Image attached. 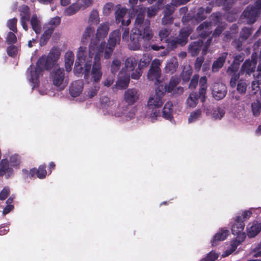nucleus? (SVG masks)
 <instances>
[{
	"label": "nucleus",
	"instance_id": "nucleus-1",
	"mask_svg": "<svg viewBox=\"0 0 261 261\" xmlns=\"http://www.w3.org/2000/svg\"><path fill=\"white\" fill-rule=\"evenodd\" d=\"M137 12L135 27L132 29L130 34V41L128 44L129 48L133 50H140L141 47L140 41L143 40L142 47L145 51H158L165 49L163 45L154 43L156 37L150 28V20L145 19L144 9L141 8Z\"/></svg>",
	"mask_w": 261,
	"mask_h": 261
},
{
	"label": "nucleus",
	"instance_id": "nucleus-2",
	"mask_svg": "<svg viewBox=\"0 0 261 261\" xmlns=\"http://www.w3.org/2000/svg\"><path fill=\"white\" fill-rule=\"evenodd\" d=\"M94 47L91 45L89 48L87 56L86 47L80 46L76 54L77 59L74 67V72L75 74L79 75L83 73L84 74V79H88L91 69L92 59L94 54Z\"/></svg>",
	"mask_w": 261,
	"mask_h": 261
},
{
	"label": "nucleus",
	"instance_id": "nucleus-3",
	"mask_svg": "<svg viewBox=\"0 0 261 261\" xmlns=\"http://www.w3.org/2000/svg\"><path fill=\"white\" fill-rule=\"evenodd\" d=\"M245 227V223L240 216H237L234 223L231 227V232L234 236H236V240L231 244V250L234 251L238 245L243 242L246 238V234L243 231Z\"/></svg>",
	"mask_w": 261,
	"mask_h": 261
},
{
	"label": "nucleus",
	"instance_id": "nucleus-4",
	"mask_svg": "<svg viewBox=\"0 0 261 261\" xmlns=\"http://www.w3.org/2000/svg\"><path fill=\"white\" fill-rule=\"evenodd\" d=\"M109 30V25L108 23H103L101 24L97 29V33L95 38L91 39L89 44V48L91 45L94 47V53L98 52V49L100 47L102 48V53L104 51L106 42L102 41L99 43L100 40L105 38L108 35Z\"/></svg>",
	"mask_w": 261,
	"mask_h": 261
},
{
	"label": "nucleus",
	"instance_id": "nucleus-5",
	"mask_svg": "<svg viewBox=\"0 0 261 261\" xmlns=\"http://www.w3.org/2000/svg\"><path fill=\"white\" fill-rule=\"evenodd\" d=\"M102 48L98 49V52L94 53L93 56V64L92 65L91 75L93 82L98 83L100 81L102 75L100 58L102 55Z\"/></svg>",
	"mask_w": 261,
	"mask_h": 261
},
{
	"label": "nucleus",
	"instance_id": "nucleus-6",
	"mask_svg": "<svg viewBox=\"0 0 261 261\" xmlns=\"http://www.w3.org/2000/svg\"><path fill=\"white\" fill-rule=\"evenodd\" d=\"M60 56V52L56 48L53 47L47 57L42 56L38 59L39 63L44 65L45 70L53 68Z\"/></svg>",
	"mask_w": 261,
	"mask_h": 261
},
{
	"label": "nucleus",
	"instance_id": "nucleus-7",
	"mask_svg": "<svg viewBox=\"0 0 261 261\" xmlns=\"http://www.w3.org/2000/svg\"><path fill=\"white\" fill-rule=\"evenodd\" d=\"M166 93V90H163L162 84L159 85L155 89V93L150 96L148 99L147 105L149 109L159 108L162 106L164 101L163 97Z\"/></svg>",
	"mask_w": 261,
	"mask_h": 261
},
{
	"label": "nucleus",
	"instance_id": "nucleus-8",
	"mask_svg": "<svg viewBox=\"0 0 261 261\" xmlns=\"http://www.w3.org/2000/svg\"><path fill=\"white\" fill-rule=\"evenodd\" d=\"M44 69H45L44 65H43L42 63H39L38 60L36 63L35 67H33V66L31 65L28 69V71L30 72V74L29 75L30 77L29 80L34 84V87L38 85L39 82V78L40 75Z\"/></svg>",
	"mask_w": 261,
	"mask_h": 261
},
{
	"label": "nucleus",
	"instance_id": "nucleus-9",
	"mask_svg": "<svg viewBox=\"0 0 261 261\" xmlns=\"http://www.w3.org/2000/svg\"><path fill=\"white\" fill-rule=\"evenodd\" d=\"M260 14H258L251 5H248L244 10L241 16L242 19H245L246 23L248 24H253L257 20Z\"/></svg>",
	"mask_w": 261,
	"mask_h": 261
},
{
	"label": "nucleus",
	"instance_id": "nucleus-10",
	"mask_svg": "<svg viewBox=\"0 0 261 261\" xmlns=\"http://www.w3.org/2000/svg\"><path fill=\"white\" fill-rule=\"evenodd\" d=\"M160 63L153 62L147 74V78L149 81L154 82L155 85H159L161 83L160 79L161 70L159 67Z\"/></svg>",
	"mask_w": 261,
	"mask_h": 261
},
{
	"label": "nucleus",
	"instance_id": "nucleus-11",
	"mask_svg": "<svg viewBox=\"0 0 261 261\" xmlns=\"http://www.w3.org/2000/svg\"><path fill=\"white\" fill-rule=\"evenodd\" d=\"M256 64V58H253L252 56L251 60L247 59L242 64L240 70V74L250 75L251 74L255 72Z\"/></svg>",
	"mask_w": 261,
	"mask_h": 261
},
{
	"label": "nucleus",
	"instance_id": "nucleus-12",
	"mask_svg": "<svg viewBox=\"0 0 261 261\" xmlns=\"http://www.w3.org/2000/svg\"><path fill=\"white\" fill-rule=\"evenodd\" d=\"M212 91L213 97L217 100H220L225 97L227 93V88L222 83H215Z\"/></svg>",
	"mask_w": 261,
	"mask_h": 261
},
{
	"label": "nucleus",
	"instance_id": "nucleus-13",
	"mask_svg": "<svg viewBox=\"0 0 261 261\" xmlns=\"http://www.w3.org/2000/svg\"><path fill=\"white\" fill-rule=\"evenodd\" d=\"M50 77L54 85L57 87L61 86L65 79L64 69L59 68L53 70L51 73Z\"/></svg>",
	"mask_w": 261,
	"mask_h": 261
},
{
	"label": "nucleus",
	"instance_id": "nucleus-14",
	"mask_svg": "<svg viewBox=\"0 0 261 261\" xmlns=\"http://www.w3.org/2000/svg\"><path fill=\"white\" fill-rule=\"evenodd\" d=\"M124 100L129 105H133L138 100L139 94L137 89H128L125 91L124 95Z\"/></svg>",
	"mask_w": 261,
	"mask_h": 261
},
{
	"label": "nucleus",
	"instance_id": "nucleus-15",
	"mask_svg": "<svg viewBox=\"0 0 261 261\" xmlns=\"http://www.w3.org/2000/svg\"><path fill=\"white\" fill-rule=\"evenodd\" d=\"M211 26V22L204 21L197 28V32L201 38L205 39L210 36L212 33Z\"/></svg>",
	"mask_w": 261,
	"mask_h": 261
},
{
	"label": "nucleus",
	"instance_id": "nucleus-16",
	"mask_svg": "<svg viewBox=\"0 0 261 261\" xmlns=\"http://www.w3.org/2000/svg\"><path fill=\"white\" fill-rule=\"evenodd\" d=\"M46 166L45 164L41 165L38 168H33L30 169V178H34L36 176L39 179L45 178L47 175V171L46 170Z\"/></svg>",
	"mask_w": 261,
	"mask_h": 261
},
{
	"label": "nucleus",
	"instance_id": "nucleus-17",
	"mask_svg": "<svg viewBox=\"0 0 261 261\" xmlns=\"http://www.w3.org/2000/svg\"><path fill=\"white\" fill-rule=\"evenodd\" d=\"M83 90V82L82 81L77 80L73 82L69 88V92L72 97H76L79 96Z\"/></svg>",
	"mask_w": 261,
	"mask_h": 261
},
{
	"label": "nucleus",
	"instance_id": "nucleus-18",
	"mask_svg": "<svg viewBox=\"0 0 261 261\" xmlns=\"http://www.w3.org/2000/svg\"><path fill=\"white\" fill-rule=\"evenodd\" d=\"M203 45V41L201 39L192 42L188 47V50L189 53H190L192 57L197 56L201 50V47Z\"/></svg>",
	"mask_w": 261,
	"mask_h": 261
},
{
	"label": "nucleus",
	"instance_id": "nucleus-19",
	"mask_svg": "<svg viewBox=\"0 0 261 261\" xmlns=\"http://www.w3.org/2000/svg\"><path fill=\"white\" fill-rule=\"evenodd\" d=\"M261 231V223L254 221L249 223L247 227V234L249 238H251L257 236Z\"/></svg>",
	"mask_w": 261,
	"mask_h": 261
},
{
	"label": "nucleus",
	"instance_id": "nucleus-20",
	"mask_svg": "<svg viewBox=\"0 0 261 261\" xmlns=\"http://www.w3.org/2000/svg\"><path fill=\"white\" fill-rule=\"evenodd\" d=\"M121 32L120 30H116L110 33L107 45L115 49L116 44L120 41Z\"/></svg>",
	"mask_w": 261,
	"mask_h": 261
},
{
	"label": "nucleus",
	"instance_id": "nucleus-21",
	"mask_svg": "<svg viewBox=\"0 0 261 261\" xmlns=\"http://www.w3.org/2000/svg\"><path fill=\"white\" fill-rule=\"evenodd\" d=\"M227 56L228 53L227 52H223L216 60L214 61L212 66V70L213 72L218 71L223 66Z\"/></svg>",
	"mask_w": 261,
	"mask_h": 261
},
{
	"label": "nucleus",
	"instance_id": "nucleus-22",
	"mask_svg": "<svg viewBox=\"0 0 261 261\" xmlns=\"http://www.w3.org/2000/svg\"><path fill=\"white\" fill-rule=\"evenodd\" d=\"M229 231L228 229H221L213 237L211 241L212 245L216 246L218 245V242L224 241L229 235Z\"/></svg>",
	"mask_w": 261,
	"mask_h": 261
},
{
	"label": "nucleus",
	"instance_id": "nucleus-23",
	"mask_svg": "<svg viewBox=\"0 0 261 261\" xmlns=\"http://www.w3.org/2000/svg\"><path fill=\"white\" fill-rule=\"evenodd\" d=\"M200 88L199 89V97L202 102H204L206 99V92L207 89V78L205 76H202L199 80Z\"/></svg>",
	"mask_w": 261,
	"mask_h": 261
},
{
	"label": "nucleus",
	"instance_id": "nucleus-24",
	"mask_svg": "<svg viewBox=\"0 0 261 261\" xmlns=\"http://www.w3.org/2000/svg\"><path fill=\"white\" fill-rule=\"evenodd\" d=\"M254 80L252 82V90L257 91L261 85V63H259L257 67L256 72L253 74Z\"/></svg>",
	"mask_w": 261,
	"mask_h": 261
},
{
	"label": "nucleus",
	"instance_id": "nucleus-25",
	"mask_svg": "<svg viewBox=\"0 0 261 261\" xmlns=\"http://www.w3.org/2000/svg\"><path fill=\"white\" fill-rule=\"evenodd\" d=\"M8 173V176L13 174V170L9 166V163L7 160H2L0 163V176L4 175Z\"/></svg>",
	"mask_w": 261,
	"mask_h": 261
},
{
	"label": "nucleus",
	"instance_id": "nucleus-26",
	"mask_svg": "<svg viewBox=\"0 0 261 261\" xmlns=\"http://www.w3.org/2000/svg\"><path fill=\"white\" fill-rule=\"evenodd\" d=\"M173 104L171 101L167 102L163 109V117L167 120H171L173 118Z\"/></svg>",
	"mask_w": 261,
	"mask_h": 261
},
{
	"label": "nucleus",
	"instance_id": "nucleus-27",
	"mask_svg": "<svg viewBox=\"0 0 261 261\" xmlns=\"http://www.w3.org/2000/svg\"><path fill=\"white\" fill-rule=\"evenodd\" d=\"M74 62V54L72 51H67L65 55V67L66 70L69 72L71 70Z\"/></svg>",
	"mask_w": 261,
	"mask_h": 261
},
{
	"label": "nucleus",
	"instance_id": "nucleus-28",
	"mask_svg": "<svg viewBox=\"0 0 261 261\" xmlns=\"http://www.w3.org/2000/svg\"><path fill=\"white\" fill-rule=\"evenodd\" d=\"M138 2V0H129V3L130 5V8L129 9V15H130L131 17H137L138 10L141 8L144 9L145 12H146V8L141 6H136Z\"/></svg>",
	"mask_w": 261,
	"mask_h": 261
},
{
	"label": "nucleus",
	"instance_id": "nucleus-29",
	"mask_svg": "<svg viewBox=\"0 0 261 261\" xmlns=\"http://www.w3.org/2000/svg\"><path fill=\"white\" fill-rule=\"evenodd\" d=\"M191 30L189 28H182L180 30L178 40L183 44L185 45L188 42V38L191 34Z\"/></svg>",
	"mask_w": 261,
	"mask_h": 261
},
{
	"label": "nucleus",
	"instance_id": "nucleus-30",
	"mask_svg": "<svg viewBox=\"0 0 261 261\" xmlns=\"http://www.w3.org/2000/svg\"><path fill=\"white\" fill-rule=\"evenodd\" d=\"M180 79L176 76H172L168 84L163 86V90H166V92H171L174 88L179 84Z\"/></svg>",
	"mask_w": 261,
	"mask_h": 261
},
{
	"label": "nucleus",
	"instance_id": "nucleus-31",
	"mask_svg": "<svg viewBox=\"0 0 261 261\" xmlns=\"http://www.w3.org/2000/svg\"><path fill=\"white\" fill-rule=\"evenodd\" d=\"M198 99H200L199 93L197 94L196 92L190 93L186 100L187 106L190 108H195L198 103Z\"/></svg>",
	"mask_w": 261,
	"mask_h": 261
},
{
	"label": "nucleus",
	"instance_id": "nucleus-32",
	"mask_svg": "<svg viewBox=\"0 0 261 261\" xmlns=\"http://www.w3.org/2000/svg\"><path fill=\"white\" fill-rule=\"evenodd\" d=\"M31 24L33 30L37 34H39L41 31V26L40 22L38 19L36 15H33L31 19Z\"/></svg>",
	"mask_w": 261,
	"mask_h": 261
},
{
	"label": "nucleus",
	"instance_id": "nucleus-33",
	"mask_svg": "<svg viewBox=\"0 0 261 261\" xmlns=\"http://www.w3.org/2000/svg\"><path fill=\"white\" fill-rule=\"evenodd\" d=\"M165 42L167 44V48L170 51L174 50L177 47L178 45H181L183 46V44L181 42L178 40V38L176 37L174 39H171L170 38L166 39L165 40Z\"/></svg>",
	"mask_w": 261,
	"mask_h": 261
},
{
	"label": "nucleus",
	"instance_id": "nucleus-34",
	"mask_svg": "<svg viewBox=\"0 0 261 261\" xmlns=\"http://www.w3.org/2000/svg\"><path fill=\"white\" fill-rule=\"evenodd\" d=\"M127 12V9L124 8H122L121 9H118L115 12V18L116 22L117 23H119L120 22H121V24L124 25V20L123 19V17L125 16Z\"/></svg>",
	"mask_w": 261,
	"mask_h": 261
},
{
	"label": "nucleus",
	"instance_id": "nucleus-35",
	"mask_svg": "<svg viewBox=\"0 0 261 261\" xmlns=\"http://www.w3.org/2000/svg\"><path fill=\"white\" fill-rule=\"evenodd\" d=\"M138 60L135 57H130L126 59L125 66L128 70L133 71L137 65Z\"/></svg>",
	"mask_w": 261,
	"mask_h": 261
},
{
	"label": "nucleus",
	"instance_id": "nucleus-36",
	"mask_svg": "<svg viewBox=\"0 0 261 261\" xmlns=\"http://www.w3.org/2000/svg\"><path fill=\"white\" fill-rule=\"evenodd\" d=\"M79 4L74 3L66 9L64 14L66 16H71L76 13L81 8Z\"/></svg>",
	"mask_w": 261,
	"mask_h": 261
},
{
	"label": "nucleus",
	"instance_id": "nucleus-37",
	"mask_svg": "<svg viewBox=\"0 0 261 261\" xmlns=\"http://www.w3.org/2000/svg\"><path fill=\"white\" fill-rule=\"evenodd\" d=\"M235 0H216V3L219 6H223L225 10H230L234 4Z\"/></svg>",
	"mask_w": 261,
	"mask_h": 261
},
{
	"label": "nucleus",
	"instance_id": "nucleus-38",
	"mask_svg": "<svg viewBox=\"0 0 261 261\" xmlns=\"http://www.w3.org/2000/svg\"><path fill=\"white\" fill-rule=\"evenodd\" d=\"M178 66V62L175 60H172L167 63L165 69L166 72L173 73L176 71Z\"/></svg>",
	"mask_w": 261,
	"mask_h": 261
},
{
	"label": "nucleus",
	"instance_id": "nucleus-39",
	"mask_svg": "<svg viewBox=\"0 0 261 261\" xmlns=\"http://www.w3.org/2000/svg\"><path fill=\"white\" fill-rule=\"evenodd\" d=\"M251 108L253 115L255 116H258L261 113V101L256 100L251 104Z\"/></svg>",
	"mask_w": 261,
	"mask_h": 261
},
{
	"label": "nucleus",
	"instance_id": "nucleus-40",
	"mask_svg": "<svg viewBox=\"0 0 261 261\" xmlns=\"http://www.w3.org/2000/svg\"><path fill=\"white\" fill-rule=\"evenodd\" d=\"M54 31V28L52 27H49L45 30L41 37V42L44 44H45L50 39Z\"/></svg>",
	"mask_w": 261,
	"mask_h": 261
},
{
	"label": "nucleus",
	"instance_id": "nucleus-41",
	"mask_svg": "<svg viewBox=\"0 0 261 261\" xmlns=\"http://www.w3.org/2000/svg\"><path fill=\"white\" fill-rule=\"evenodd\" d=\"M202 114V111L201 109H197L194 111L192 112L188 118L189 123L194 122L199 119Z\"/></svg>",
	"mask_w": 261,
	"mask_h": 261
},
{
	"label": "nucleus",
	"instance_id": "nucleus-42",
	"mask_svg": "<svg viewBox=\"0 0 261 261\" xmlns=\"http://www.w3.org/2000/svg\"><path fill=\"white\" fill-rule=\"evenodd\" d=\"M18 50L19 47L18 46L11 44L7 48V53L9 57L15 58L17 55Z\"/></svg>",
	"mask_w": 261,
	"mask_h": 261
},
{
	"label": "nucleus",
	"instance_id": "nucleus-43",
	"mask_svg": "<svg viewBox=\"0 0 261 261\" xmlns=\"http://www.w3.org/2000/svg\"><path fill=\"white\" fill-rule=\"evenodd\" d=\"M247 85L246 81L240 80L238 81L237 85V90L241 94H244L247 90Z\"/></svg>",
	"mask_w": 261,
	"mask_h": 261
},
{
	"label": "nucleus",
	"instance_id": "nucleus-44",
	"mask_svg": "<svg viewBox=\"0 0 261 261\" xmlns=\"http://www.w3.org/2000/svg\"><path fill=\"white\" fill-rule=\"evenodd\" d=\"M194 18L197 21H201L206 18L205 13V9L203 7H200L198 9L197 13L194 15Z\"/></svg>",
	"mask_w": 261,
	"mask_h": 261
},
{
	"label": "nucleus",
	"instance_id": "nucleus-45",
	"mask_svg": "<svg viewBox=\"0 0 261 261\" xmlns=\"http://www.w3.org/2000/svg\"><path fill=\"white\" fill-rule=\"evenodd\" d=\"M225 111L221 107H217L214 110L213 117L215 119H221L225 115Z\"/></svg>",
	"mask_w": 261,
	"mask_h": 261
},
{
	"label": "nucleus",
	"instance_id": "nucleus-46",
	"mask_svg": "<svg viewBox=\"0 0 261 261\" xmlns=\"http://www.w3.org/2000/svg\"><path fill=\"white\" fill-rule=\"evenodd\" d=\"M252 33V30L247 27H244L240 32V37L244 40H246Z\"/></svg>",
	"mask_w": 261,
	"mask_h": 261
},
{
	"label": "nucleus",
	"instance_id": "nucleus-47",
	"mask_svg": "<svg viewBox=\"0 0 261 261\" xmlns=\"http://www.w3.org/2000/svg\"><path fill=\"white\" fill-rule=\"evenodd\" d=\"M89 20L92 23L98 24L99 22L98 12L96 10H93L91 12Z\"/></svg>",
	"mask_w": 261,
	"mask_h": 261
},
{
	"label": "nucleus",
	"instance_id": "nucleus-48",
	"mask_svg": "<svg viewBox=\"0 0 261 261\" xmlns=\"http://www.w3.org/2000/svg\"><path fill=\"white\" fill-rule=\"evenodd\" d=\"M17 19L15 17L9 19L7 22V27L9 29L15 33L17 32Z\"/></svg>",
	"mask_w": 261,
	"mask_h": 261
},
{
	"label": "nucleus",
	"instance_id": "nucleus-49",
	"mask_svg": "<svg viewBox=\"0 0 261 261\" xmlns=\"http://www.w3.org/2000/svg\"><path fill=\"white\" fill-rule=\"evenodd\" d=\"M219 257V254L216 253L215 251H212L207 254L205 257L201 259V261H215Z\"/></svg>",
	"mask_w": 261,
	"mask_h": 261
},
{
	"label": "nucleus",
	"instance_id": "nucleus-50",
	"mask_svg": "<svg viewBox=\"0 0 261 261\" xmlns=\"http://www.w3.org/2000/svg\"><path fill=\"white\" fill-rule=\"evenodd\" d=\"M192 74V70L191 68H189L186 70H183L180 74V76L182 80L185 82H188L189 81L191 76Z\"/></svg>",
	"mask_w": 261,
	"mask_h": 261
},
{
	"label": "nucleus",
	"instance_id": "nucleus-51",
	"mask_svg": "<svg viewBox=\"0 0 261 261\" xmlns=\"http://www.w3.org/2000/svg\"><path fill=\"white\" fill-rule=\"evenodd\" d=\"M244 41L239 36L238 39H235L232 41L231 44L237 50L240 51L243 49V42Z\"/></svg>",
	"mask_w": 261,
	"mask_h": 261
},
{
	"label": "nucleus",
	"instance_id": "nucleus-52",
	"mask_svg": "<svg viewBox=\"0 0 261 261\" xmlns=\"http://www.w3.org/2000/svg\"><path fill=\"white\" fill-rule=\"evenodd\" d=\"M129 79L126 78L124 79H120L116 83V87L118 89H123L128 87Z\"/></svg>",
	"mask_w": 261,
	"mask_h": 261
},
{
	"label": "nucleus",
	"instance_id": "nucleus-53",
	"mask_svg": "<svg viewBox=\"0 0 261 261\" xmlns=\"http://www.w3.org/2000/svg\"><path fill=\"white\" fill-rule=\"evenodd\" d=\"M93 31L94 30L90 27H88L86 28L83 34L82 38V42L83 44H84L85 42H87L86 40L89 38L91 34L93 33Z\"/></svg>",
	"mask_w": 261,
	"mask_h": 261
},
{
	"label": "nucleus",
	"instance_id": "nucleus-54",
	"mask_svg": "<svg viewBox=\"0 0 261 261\" xmlns=\"http://www.w3.org/2000/svg\"><path fill=\"white\" fill-rule=\"evenodd\" d=\"M121 62L117 59H114L111 65V72L113 74H115L120 69Z\"/></svg>",
	"mask_w": 261,
	"mask_h": 261
},
{
	"label": "nucleus",
	"instance_id": "nucleus-55",
	"mask_svg": "<svg viewBox=\"0 0 261 261\" xmlns=\"http://www.w3.org/2000/svg\"><path fill=\"white\" fill-rule=\"evenodd\" d=\"M150 60L151 59L148 57L143 56L140 60L138 67L142 69L143 68L147 66L149 64Z\"/></svg>",
	"mask_w": 261,
	"mask_h": 261
},
{
	"label": "nucleus",
	"instance_id": "nucleus-56",
	"mask_svg": "<svg viewBox=\"0 0 261 261\" xmlns=\"http://www.w3.org/2000/svg\"><path fill=\"white\" fill-rule=\"evenodd\" d=\"M11 165L14 167L18 166L21 162L20 156L18 154L12 155L10 159Z\"/></svg>",
	"mask_w": 261,
	"mask_h": 261
},
{
	"label": "nucleus",
	"instance_id": "nucleus-57",
	"mask_svg": "<svg viewBox=\"0 0 261 261\" xmlns=\"http://www.w3.org/2000/svg\"><path fill=\"white\" fill-rule=\"evenodd\" d=\"M14 32H9L7 34L6 42L9 44H14L17 42V37Z\"/></svg>",
	"mask_w": 261,
	"mask_h": 261
},
{
	"label": "nucleus",
	"instance_id": "nucleus-58",
	"mask_svg": "<svg viewBox=\"0 0 261 261\" xmlns=\"http://www.w3.org/2000/svg\"><path fill=\"white\" fill-rule=\"evenodd\" d=\"M239 67L240 65L238 64H237L232 62V64L228 68L227 70V73L228 74H238L237 72L238 71Z\"/></svg>",
	"mask_w": 261,
	"mask_h": 261
},
{
	"label": "nucleus",
	"instance_id": "nucleus-59",
	"mask_svg": "<svg viewBox=\"0 0 261 261\" xmlns=\"http://www.w3.org/2000/svg\"><path fill=\"white\" fill-rule=\"evenodd\" d=\"M171 31L169 29L163 28L161 29L159 33V35L160 38V41H162L164 39H168V37L170 35Z\"/></svg>",
	"mask_w": 261,
	"mask_h": 261
},
{
	"label": "nucleus",
	"instance_id": "nucleus-60",
	"mask_svg": "<svg viewBox=\"0 0 261 261\" xmlns=\"http://www.w3.org/2000/svg\"><path fill=\"white\" fill-rule=\"evenodd\" d=\"M199 75L198 74H194L191 80L189 88L191 89H195L198 84V80H199Z\"/></svg>",
	"mask_w": 261,
	"mask_h": 261
},
{
	"label": "nucleus",
	"instance_id": "nucleus-61",
	"mask_svg": "<svg viewBox=\"0 0 261 261\" xmlns=\"http://www.w3.org/2000/svg\"><path fill=\"white\" fill-rule=\"evenodd\" d=\"M174 12V7L172 4L167 5L165 6V9L163 11L164 14L165 16H169V15L171 16Z\"/></svg>",
	"mask_w": 261,
	"mask_h": 261
},
{
	"label": "nucleus",
	"instance_id": "nucleus-62",
	"mask_svg": "<svg viewBox=\"0 0 261 261\" xmlns=\"http://www.w3.org/2000/svg\"><path fill=\"white\" fill-rule=\"evenodd\" d=\"M158 11V8L154 6H152L147 8V15L149 18H151L156 15Z\"/></svg>",
	"mask_w": 261,
	"mask_h": 261
},
{
	"label": "nucleus",
	"instance_id": "nucleus-63",
	"mask_svg": "<svg viewBox=\"0 0 261 261\" xmlns=\"http://www.w3.org/2000/svg\"><path fill=\"white\" fill-rule=\"evenodd\" d=\"M99 86L98 85H95L93 86L89 90L88 93V96L91 98L93 97H94L95 95H97V92L99 89Z\"/></svg>",
	"mask_w": 261,
	"mask_h": 261
},
{
	"label": "nucleus",
	"instance_id": "nucleus-64",
	"mask_svg": "<svg viewBox=\"0 0 261 261\" xmlns=\"http://www.w3.org/2000/svg\"><path fill=\"white\" fill-rule=\"evenodd\" d=\"M203 62H204L203 57H197L196 58V61L194 63V68L196 71H198L200 70Z\"/></svg>",
	"mask_w": 261,
	"mask_h": 261
}]
</instances>
